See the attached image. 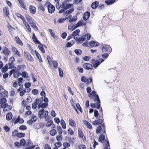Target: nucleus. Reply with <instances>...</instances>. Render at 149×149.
Segmentation results:
<instances>
[{"mask_svg": "<svg viewBox=\"0 0 149 149\" xmlns=\"http://www.w3.org/2000/svg\"><path fill=\"white\" fill-rule=\"evenodd\" d=\"M102 52L103 53L106 52H111L112 51L111 48L108 45H104L102 46Z\"/></svg>", "mask_w": 149, "mask_h": 149, "instance_id": "obj_3", "label": "nucleus"}, {"mask_svg": "<svg viewBox=\"0 0 149 149\" xmlns=\"http://www.w3.org/2000/svg\"><path fill=\"white\" fill-rule=\"evenodd\" d=\"M90 15V13L88 11L85 12L83 15V19L84 20H87L89 17Z\"/></svg>", "mask_w": 149, "mask_h": 149, "instance_id": "obj_10", "label": "nucleus"}, {"mask_svg": "<svg viewBox=\"0 0 149 149\" xmlns=\"http://www.w3.org/2000/svg\"><path fill=\"white\" fill-rule=\"evenodd\" d=\"M74 52L78 55H81L82 53V51L80 49H75L74 50Z\"/></svg>", "mask_w": 149, "mask_h": 149, "instance_id": "obj_39", "label": "nucleus"}, {"mask_svg": "<svg viewBox=\"0 0 149 149\" xmlns=\"http://www.w3.org/2000/svg\"><path fill=\"white\" fill-rule=\"evenodd\" d=\"M116 0H107L105 1V3L107 5H111L114 3Z\"/></svg>", "mask_w": 149, "mask_h": 149, "instance_id": "obj_24", "label": "nucleus"}, {"mask_svg": "<svg viewBox=\"0 0 149 149\" xmlns=\"http://www.w3.org/2000/svg\"><path fill=\"white\" fill-rule=\"evenodd\" d=\"M79 30L77 29L73 31L72 34L73 36L75 37L77 36L79 34Z\"/></svg>", "mask_w": 149, "mask_h": 149, "instance_id": "obj_32", "label": "nucleus"}, {"mask_svg": "<svg viewBox=\"0 0 149 149\" xmlns=\"http://www.w3.org/2000/svg\"><path fill=\"white\" fill-rule=\"evenodd\" d=\"M17 68L19 70L22 71H23L24 69L26 68V67L24 64H23L22 65H18Z\"/></svg>", "mask_w": 149, "mask_h": 149, "instance_id": "obj_22", "label": "nucleus"}, {"mask_svg": "<svg viewBox=\"0 0 149 149\" xmlns=\"http://www.w3.org/2000/svg\"><path fill=\"white\" fill-rule=\"evenodd\" d=\"M105 138V136L104 134L100 135L99 137V141L102 142L104 141Z\"/></svg>", "mask_w": 149, "mask_h": 149, "instance_id": "obj_35", "label": "nucleus"}, {"mask_svg": "<svg viewBox=\"0 0 149 149\" xmlns=\"http://www.w3.org/2000/svg\"><path fill=\"white\" fill-rule=\"evenodd\" d=\"M68 141L71 143L72 144H73L74 142L75 138L74 137H72L71 138H68Z\"/></svg>", "mask_w": 149, "mask_h": 149, "instance_id": "obj_41", "label": "nucleus"}, {"mask_svg": "<svg viewBox=\"0 0 149 149\" xmlns=\"http://www.w3.org/2000/svg\"><path fill=\"white\" fill-rule=\"evenodd\" d=\"M91 37V36L89 33H87L85 35H83L81 38L78 39L77 42L78 43L81 44L84 41L87 39V40H89Z\"/></svg>", "mask_w": 149, "mask_h": 149, "instance_id": "obj_1", "label": "nucleus"}, {"mask_svg": "<svg viewBox=\"0 0 149 149\" xmlns=\"http://www.w3.org/2000/svg\"><path fill=\"white\" fill-rule=\"evenodd\" d=\"M61 124L62 127L64 129H66V125L65 121L62 119L61 120Z\"/></svg>", "mask_w": 149, "mask_h": 149, "instance_id": "obj_31", "label": "nucleus"}, {"mask_svg": "<svg viewBox=\"0 0 149 149\" xmlns=\"http://www.w3.org/2000/svg\"><path fill=\"white\" fill-rule=\"evenodd\" d=\"M78 133L79 135V137L80 138H83L84 134L82 131L81 130H78Z\"/></svg>", "mask_w": 149, "mask_h": 149, "instance_id": "obj_44", "label": "nucleus"}, {"mask_svg": "<svg viewBox=\"0 0 149 149\" xmlns=\"http://www.w3.org/2000/svg\"><path fill=\"white\" fill-rule=\"evenodd\" d=\"M94 101H97V103L100 104V101L99 99V96L97 94L95 95V97L94 99Z\"/></svg>", "mask_w": 149, "mask_h": 149, "instance_id": "obj_34", "label": "nucleus"}, {"mask_svg": "<svg viewBox=\"0 0 149 149\" xmlns=\"http://www.w3.org/2000/svg\"><path fill=\"white\" fill-rule=\"evenodd\" d=\"M109 54L108 53H105L102 55V57L104 59H106L109 56Z\"/></svg>", "mask_w": 149, "mask_h": 149, "instance_id": "obj_62", "label": "nucleus"}, {"mask_svg": "<svg viewBox=\"0 0 149 149\" xmlns=\"http://www.w3.org/2000/svg\"><path fill=\"white\" fill-rule=\"evenodd\" d=\"M91 107L92 108H96L97 109H99L100 108V104H99L97 103L96 105L93 103H91L90 104Z\"/></svg>", "mask_w": 149, "mask_h": 149, "instance_id": "obj_14", "label": "nucleus"}, {"mask_svg": "<svg viewBox=\"0 0 149 149\" xmlns=\"http://www.w3.org/2000/svg\"><path fill=\"white\" fill-rule=\"evenodd\" d=\"M67 3V1H63L60 4L61 8H65V5Z\"/></svg>", "mask_w": 149, "mask_h": 149, "instance_id": "obj_55", "label": "nucleus"}, {"mask_svg": "<svg viewBox=\"0 0 149 149\" xmlns=\"http://www.w3.org/2000/svg\"><path fill=\"white\" fill-rule=\"evenodd\" d=\"M85 124L86 125L87 127L89 129H91L92 127L91 124L87 121H85Z\"/></svg>", "mask_w": 149, "mask_h": 149, "instance_id": "obj_47", "label": "nucleus"}, {"mask_svg": "<svg viewBox=\"0 0 149 149\" xmlns=\"http://www.w3.org/2000/svg\"><path fill=\"white\" fill-rule=\"evenodd\" d=\"M53 123V121L52 120H50L46 123V126L47 127H49L52 125Z\"/></svg>", "mask_w": 149, "mask_h": 149, "instance_id": "obj_49", "label": "nucleus"}, {"mask_svg": "<svg viewBox=\"0 0 149 149\" xmlns=\"http://www.w3.org/2000/svg\"><path fill=\"white\" fill-rule=\"evenodd\" d=\"M83 67L85 69L89 70L93 69L92 65L90 63H85L83 64Z\"/></svg>", "mask_w": 149, "mask_h": 149, "instance_id": "obj_8", "label": "nucleus"}, {"mask_svg": "<svg viewBox=\"0 0 149 149\" xmlns=\"http://www.w3.org/2000/svg\"><path fill=\"white\" fill-rule=\"evenodd\" d=\"M78 148L79 149H85L86 147L85 145L82 144L79 145L78 146Z\"/></svg>", "mask_w": 149, "mask_h": 149, "instance_id": "obj_64", "label": "nucleus"}, {"mask_svg": "<svg viewBox=\"0 0 149 149\" xmlns=\"http://www.w3.org/2000/svg\"><path fill=\"white\" fill-rule=\"evenodd\" d=\"M92 63L93 67L95 68H96L100 65V63L97 60L92 59Z\"/></svg>", "mask_w": 149, "mask_h": 149, "instance_id": "obj_9", "label": "nucleus"}, {"mask_svg": "<svg viewBox=\"0 0 149 149\" xmlns=\"http://www.w3.org/2000/svg\"><path fill=\"white\" fill-rule=\"evenodd\" d=\"M74 10V9L73 8H72L66 11L64 13V16H65L67 17L68 15L73 12Z\"/></svg>", "mask_w": 149, "mask_h": 149, "instance_id": "obj_12", "label": "nucleus"}, {"mask_svg": "<svg viewBox=\"0 0 149 149\" xmlns=\"http://www.w3.org/2000/svg\"><path fill=\"white\" fill-rule=\"evenodd\" d=\"M46 4L48 5L47 9L48 13H54L55 10V7L54 6L51 4L50 2L49 1L46 2Z\"/></svg>", "mask_w": 149, "mask_h": 149, "instance_id": "obj_2", "label": "nucleus"}, {"mask_svg": "<svg viewBox=\"0 0 149 149\" xmlns=\"http://www.w3.org/2000/svg\"><path fill=\"white\" fill-rule=\"evenodd\" d=\"M66 19V18H61L59 19L57 21V22L58 23H62L64 22Z\"/></svg>", "mask_w": 149, "mask_h": 149, "instance_id": "obj_61", "label": "nucleus"}, {"mask_svg": "<svg viewBox=\"0 0 149 149\" xmlns=\"http://www.w3.org/2000/svg\"><path fill=\"white\" fill-rule=\"evenodd\" d=\"M102 130V127L100 126H99L97 128L96 132L97 133L99 134L101 132Z\"/></svg>", "mask_w": 149, "mask_h": 149, "instance_id": "obj_60", "label": "nucleus"}, {"mask_svg": "<svg viewBox=\"0 0 149 149\" xmlns=\"http://www.w3.org/2000/svg\"><path fill=\"white\" fill-rule=\"evenodd\" d=\"M24 120L22 118H20L19 116H18L14 122V124L17 123H19L22 124L24 122Z\"/></svg>", "mask_w": 149, "mask_h": 149, "instance_id": "obj_13", "label": "nucleus"}, {"mask_svg": "<svg viewBox=\"0 0 149 149\" xmlns=\"http://www.w3.org/2000/svg\"><path fill=\"white\" fill-rule=\"evenodd\" d=\"M26 19L30 24L33 22L32 21V18L31 17H26Z\"/></svg>", "mask_w": 149, "mask_h": 149, "instance_id": "obj_52", "label": "nucleus"}, {"mask_svg": "<svg viewBox=\"0 0 149 149\" xmlns=\"http://www.w3.org/2000/svg\"><path fill=\"white\" fill-rule=\"evenodd\" d=\"M15 15L17 17L20 18L22 20H23V21H24V20L25 19L24 17L20 13H16Z\"/></svg>", "mask_w": 149, "mask_h": 149, "instance_id": "obj_48", "label": "nucleus"}, {"mask_svg": "<svg viewBox=\"0 0 149 149\" xmlns=\"http://www.w3.org/2000/svg\"><path fill=\"white\" fill-rule=\"evenodd\" d=\"M44 109H42L39 111L38 113L39 118H41L42 115L44 113Z\"/></svg>", "mask_w": 149, "mask_h": 149, "instance_id": "obj_33", "label": "nucleus"}, {"mask_svg": "<svg viewBox=\"0 0 149 149\" xmlns=\"http://www.w3.org/2000/svg\"><path fill=\"white\" fill-rule=\"evenodd\" d=\"M30 12L33 14H34L36 12V8L32 6H30L29 8Z\"/></svg>", "mask_w": 149, "mask_h": 149, "instance_id": "obj_16", "label": "nucleus"}, {"mask_svg": "<svg viewBox=\"0 0 149 149\" xmlns=\"http://www.w3.org/2000/svg\"><path fill=\"white\" fill-rule=\"evenodd\" d=\"M15 39L17 43L18 44L20 45H23V43L20 40L19 38L15 37Z\"/></svg>", "mask_w": 149, "mask_h": 149, "instance_id": "obj_27", "label": "nucleus"}, {"mask_svg": "<svg viewBox=\"0 0 149 149\" xmlns=\"http://www.w3.org/2000/svg\"><path fill=\"white\" fill-rule=\"evenodd\" d=\"M8 94V92L5 91H2V92H0V97H5Z\"/></svg>", "mask_w": 149, "mask_h": 149, "instance_id": "obj_26", "label": "nucleus"}, {"mask_svg": "<svg viewBox=\"0 0 149 149\" xmlns=\"http://www.w3.org/2000/svg\"><path fill=\"white\" fill-rule=\"evenodd\" d=\"M99 44V43L96 42L94 41H91L89 42V45L91 47H97L98 46Z\"/></svg>", "mask_w": 149, "mask_h": 149, "instance_id": "obj_15", "label": "nucleus"}, {"mask_svg": "<svg viewBox=\"0 0 149 149\" xmlns=\"http://www.w3.org/2000/svg\"><path fill=\"white\" fill-rule=\"evenodd\" d=\"M19 129L21 130H26L27 129V127L25 125H22L19 127Z\"/></svg>", "mask_w": 149, "mask_h": 149, "instance_id": "obj_54", "label": "nucleus"}, {"mask_svg": "<svg viewBox=\"0 0 149 149\" xmlns=\"http://www.w3.org/2000/svg\"><path fill=\"white\" fill-rule=\"evenodd\" d=\"M22 76L24 78H27L28 77V74L26 71H23L21 74Z\"/></svg>", "mask_w": 149, "mask_h": 149, "instance_id": "obj_40", "label": "nucleus"}, {"mask_svg": "<svg viewBox=\"0 0 149 149\" xmlns=\"http://www.w3.org/2000/svg\"><path fill=\"white\" fill-rule=\"evenodd\" d=\"M56 130L55 129H53L50 132V135L52 136H54L56 134Z\"/></svg>", "mask_w": 149, "mask_h": 149, "instance_id": "obj_43", "label": "nucleus"}, {"mask_svg": "<svg viewBox=\"0 0 149 149\" xmlns=\"http://www.w3.org/2000/svg\"><path fill=\"white\" fill-rule=\"evenodd\" d=\"M26 141L24 139H22L20 141V145L21 146H24L25 145Z\"/></svg>", "mask_w": 149, "mask_h": 149, "instance_id": "obj_63", "label": "nucleus"}, {"mask_svg": "<svg viewBox=\"0 0 149 149\" xmlns=\"http://www.w3.org/2000/svg\"><path fill=\"white\" fill-rule=\"evenodd\" d=\"M56 128L59 134H62L63 132V130L61 127L59 125H58Z\"/></svg>", "mask_w": 149, "mask_h": 149, "instance_id": "obj_36", "label": "nucleus"}, {"mask_svg": "<svg viewBox=\"0 0 149 149\" xmlns=\"http://www.w3.org/2000/svg\"><path fill=\"white\" fill-rule=\"evenodd\" d=\"M13 117V115L11 113H8L6 116V119L8 120H10Z\"/></svg>", "mask_w": 149, "mask_h": 149, "instance_id": "obj_28", "label": "nucleus"}, {"mask_svg": "<svg viewBox=\"0 0 149 149\" xmlns=\"http://www.w3.org/2000/svg\"><path fill=\"white\" fill-rule=\"evenodd\" d=\"M35 53L36 54V56L37 58L40 62H42L40 54L36 50H35Z\"/></svg>", "mask_w": 149, "mask_h": 149, "instance_id": "obj_29", "label": "nucleus"}, {"mask_svg": "<svg viewBox=\"0 0 149 149\" xmlns=\"http://www.w3.org/2000/svg\"><path fill=\"white\" fill-rule=\"evenodd\" d=\"M12 50L13 53L17 55L19 57H21V55L20 53L19 52L18 50L15 47H14L12 48Z\"/></svg>", "mask_w": 149, "mask_h": 149, "instance_id": "obj_11", "label": "nucleus"}, {"mask_svg": "<svg viewBox=\"0 0 149 149\" xmlns=\"http://www.w3.org/2000/svg\"><path fill=\"white\" fill-rule=\"evenodd\" d=\"M81 81L83 82L86 83V84H88L92 81V78L88 79L86 77L82 76L81 78Z\"/></svg>", "mask_w": 149, "mask_h": 149, "instance_id": "obj_5", "label": "nucleus"}, {"mask_svg": "<svg viewBox=\"0 0 149 149\" xmlns=\"http://www.w3.org/2000/svg\"><path fill=\"white\" fill-rule=\"evenodd\" d=\"M8 69V64H6L5 66L3 68H2L1 70L2 72H6L7 71V70Z\"/></svg>", "mask_w": 149, "mask_h": 149, "instance_id": "obj_37", "label": "nucleus"}, {"mask_svg": "<svg viewBox=\"0 0 149 149\" xmlns=\"http://www.w3.org/2000/svg\"><path fill=\"white\" fill-rule=\"evenodd\" d=\"M76 106L77 109L80 111L81 113H82V110L79 104L77 103L76 104Z\"/></svg>", "mask_w": 149, "mask_h": 149, "instance_id": "obj_56", "label": "nucleus"}, {"mask_svg": "<svg viewBox=\"0 0 149 149\" xmlns=\"http://www.w3.org/2000/svg\"><path fill=\"white\" fill-rule=\"evenodd\" d=\"M53 64L54 67L57 69L58 67V63L57 62L55 61H53Z\"/></svg>", "mask_w": 149, "mask_h": 149, "instance_id": "obj_59", "label": "nucleus"}, {"mask_svg": "<svg viewBox=\"0 0 149 149\" xmlns=\"http://www.w3.org/2000/svg\"><path fill=\"white\" fill-rule=\"evenodd\" d=\"M3 52L5 55L4 59L5 60H7L8 57L10 54L9 50L7 48L5 47L3 49Z\"/></svg>", "mask_w": 149, "mask_h": 149, "instance_id": "obj_6", "label": "nucleus"}, {"mask_svg": "<svg viewBox=\"0 0 149 149\" xmlns=\"http://www.w3.org/2000/svg\"><path fill=\"white\" fill-rule=\"evenodd\" d=\"M7 101V100L5 98L3 97L0 99V104H1V105H2L3 104H6L7 103H6V102Z\"/></svg>", "mask_w": 149, "mask_h": 149, "instance_id": "obj_38", "label": "nucleus"}, {"mask_svg": "<svg viewBox=\"0 0 149 149\" xmlns=\"http://www.w3.org/2000/svg\"><path fill=\"white\" fill-rule=\"evenodd\" d=\"M25 134L24 133L20 132L17 134V136L19 138H22L25 136Z\"/></svg>", "mask_w": 149, "mask_h": 149, "instance_id": "obj_51", "label": "nucleus"}, {"mask_svg": "<svg viewBox=\"0 0 149 149\" xmlns=\"http://www.w3.org/2000/svg\"><path fill=\"white\" fill-rule=\"evenodd\" d=\"M15 61V59L14 57H11L9 59V63H10V64L13 63Z\"/></svg>", "mask_w": 149, "mask_h": 149, "instance_id": "obj_58", "label": "nucleus"}, {"mask_svg": "<svg viewBox=\"0 0 149 149\" xmlns=\"http://www.w3.org/2000/svg\"><path fill=\"white\" fill-rule=\"evenodd\" d=\"M72 16L71 15H70L69 16V17H70L69 19V22H74L77 21V17L76 16H75L73 17L72 18H71Z\"/></svg>", "mask_w": 149, "mask_h": 149, "instance_id": "obj_23", "label": "nucleus"}, {"mask_svg": "<svg viewBox=\"0 0 149 149\" xmlns=\"http://www.w3.org/2000/svg\"><path fill=\"white\" fill-rule=\"evenodd\" d=\"M24 54L25 58L28 60L30 61H33L34 59L30 54L27 52H24Z\"/></svg>", "mask_w": 149, "mask_h": 149, "instance_id": "obj_7", "label": "nucleus"}, {"mask_svg": "<svg viewBox=\"0 0 149 149\" xmlns=\"http://www.w3.org/2000/svg\"><path fill=\"white\" fill-rule=\"evenodd\" d=\"M40 102V100L38 98H37L35 100V103H33L32 105V108L33 109H35L37 106V104H38Z\"/></svg>", "mask_w": 149, "mask_h": 149, "instance_id": "obj_17", "label": "nucleus"}, {"mask_svg": "<svg viewBox=\"0 0 149 149\" xmlns=\"http://www.w3.org/2000/svg\"><path fill=\"white\" fill-rule=\"evenodd\" d=\"M39 45L38 46V48L43 53H44L45 52V50L43 47V45L41 44L40 42V44H38Z\"/></svg>", "mask_w": 149, "mask_h": 149, "instance_id": "obj_25", "label": "nucleus"}, {"mask_svg": "<svg viewBox=\"0 0 149 149\" xmlns=\"http://www.w3.org/2000/svg\"><path fill=\"white\" fill-rule=\"evenodd\" d=\"M32 39L33 41L36 44H40V42L37 39L34 33H33V35L32 37Z\"/></svg>", "mask_w": 149, "mask_h": 149, "instance_id": "obj_18", "label": "nucleus"}, {"mask_svg": "<svg viewBox=\"0 0 149 149\" xmlns=\"http://www.w3.org/2000/svg\"><path fill=\"white\" fill-rule=\"evenodd\" d=\"M58 69L59 76L61 77H62L63 76V72L60 68H59Z\"/></svg>", "mask_w": 149, "mask_h": 149, "instance_id": "obj_46", "label": "nucleus"}, {"mask_svg": "<svg viewBox=\"0 0 149 149\" xmlns=\"http://www.w3.org/2000/svg\"><path fill=\"white\" fill-rule=\"evenodd\" d=\"M103 123V120L102 119H99L93 121V124L95 125H97L101 124Z\"/></svg>", "mask_w": 149, "mask_h": 149, "instance_id": "obj_19", "label": "nucleus"}, {"mask_svg": "<svg viewBox=\"0 0 149 149\" xmlns=\"http://www.w3.org/2000/svg\"><path fill=\"white\" fill-rule=\"evenodd\" d=\"M63 146L65 148H69L70 146V144L67 142H65L63 144Z\"/></svg>", "mask_w": 149, "mask_h": 149, "instance_id": "obj_53", "label": "nucleus"}, {"mask_svg": "<svg viewBox=\"0 0 149 149\" xmlns=\"http://www.w3.org/2000/svg\"><path fill=\"white\" fill-rule=\"evenodd\" d=\"M19 2L20 5L21 7L23 8L24 9L26 10L25 7V6L24 5V2L23 0H17Z\"/></svg>", "mask_w": 149, "mask_h": 149, "instance_id": "obj_21", "label": "nucleus"}, {"mask_svg": "<svg viewBox=\"0 0 149 149\" xmlns=\"http://www.w3.org/2000/svg\"><path fill=\"white\" fill-rule=\"evenodd\" d=\"M69 121L70 122V125H71L72 127H74L75 124V122L72 119H70L69 120Z\"/></svg>", "mask_w": 149, "mask_h": 149, "instance_id": "obj_42", "label": "nucleus"}, {"mask_svg": "<svg viewBox=\"0 0 149 149\" xmlns=\"http://www.w3.org/2000/svg\"><path fill=\"white\" fill-rule=\"evenodd\" d=\"M98 5L99 2L97 1H95L92 3L91 6L93 9H95L98 7Z\"/></svg>", "mask_w": 149, "mask_h": 149, "instance_id": "obj_20", "label": "nucleus"}, {"mask_svg": "<svg viewBox=\"0 0 149 149\" xmlns=\"http://www.w3.org/2000/svg\"><path fill=\"white\" fill-rule=\"evenodd\" d=\"M31 27L33 28L36 31L38 30V28L35 24L33 22L30 24Z\"/></svg>", "mask_w": 149, "mask_h": 149, "instance_id": "obj_45", "label": "nucleus"}, {"mask_svg": "<svg viewBox=\"0 0 149 149\" xmlns=\"http://www.w3.org/2000/svg\"><path fill=\"white\" fill-rule=\"evenodd\" d=\"M0 108H3V111L4 112L10 110L12 109V107L10 105H8L7 103L3 104L0 105Z\"/></svg>", "mask_w": 149, "mask_h": 149, "instance_id": "obj_4", "label": "nucleus"}, {"mask_svg": "<svg viewBox=\"0 0 149 149\" xmlns=\"http://www.w3.org/2000/svg\"><path fill=\"white\" fill-rule=\"evenodd\" d=\"M96 95V92L95 91H93L91 92V93L89 94L88 95V96L91 97H92L93 96H95Z\"/></svg>", "mask_w": 149, "mask_h": 149, "instance_id": "obj_57", "label": "nucleus"}, {"mask_svg": "<svg viewBox=\"0 0 149 149\" xmlns=\"http://www.w3.org/2000/svg\"><path fill=\"white\" fill-rule=\"evenodd\" d=\"M84 23V21L83 20H81L78 22L77 24H76L74 28H76L78 27L79 26L81 25Z\"/></svg>", "mask_w": 149, "mask_h": 149, "instance_id": "obj_30", "label": "nucleus"}, {"mask_svg": "<svg viewBox=\"0 0 149 149\" xmlns=\"http://www.w3.org/2000/svg\"><path fill=\"white\" fill-rule=\"evenodd\" d=\"M72 6V4L70 3H67L65 5V8L66 10L68 9L71 8Z\"/></svg>", "mask_w": 149, "mask_h": 149, "instance_id": "obj_50", "label": "nucleus"}]
</instances>
